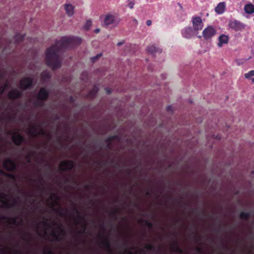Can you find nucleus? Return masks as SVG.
Instances as JSON below:
<instances>
[{
  "label": "nucleus",
  "instance_id": "32",
  "mask_svg": "<svg viewBox=\"0 0 254 254\" xmlns=\"http://www.w3.org/2000/svg\"><path fill=\"white\" fill-rule=\"evenodd\" d=\"M106 91L108 93H110L111 92V91L110 90L107 89Z\"/></svg>",
  "mask_w": 254,
  "mask_h": 254
},
{
  "label": "nucleus",
  "instance_id": "35",
  "mask_svg": "<svg viewBox=\"0 0 254 254\" xmlns=\"http://www.w3.org/2000/svg\"><path fill=\"white\" fill-rule=\"evenodd\" d=\"M4 89H3L2 90L1 92H2V91H3Z\"/></svg>",
  "mask_w": 254,
  "mask_h": 254
},
{
  "label": "nucleus",
  "instance_id": "7",
  "mask_svg": "<svg viewBox=\"0 0 254 254\" xmlns=\"http://www.w3.org/2000/svg\"><path fill=\"white\" fill-rule=\"evenodd\" d=\"M9 197L3 193L0 195V205L2 207H10L14 203L11 202L9 200Z\"/></svg>",
  "mask_w": 254,
  "mask_h": 254
},
{
  "label": "nucleus",
  "instance_id": "2",
  "mask_svg": "<svg viewBox=\"0 0 254 254\" xmlns=\"http://www.w3.org/2000/svg\"><path fill=\"white\" fill-rule=\"evenodd\" d=\"M43 228L42 234L43 236L47 237V236L50 234L51 236L48 239L51 241L59 240L61 239L60 235H63L64 231L63 229L59 227L58 230L55 229L54 224L47 221H43Z\"/></svg>",
  "mask_w": 254,
  "mask_h": 254
},
{
  "label": "nucleus",
  "instance_id": "24",
  "mask_svg": "<svg viewBox=\"0 0 254 254\" xmlns=\"http://www.w3.org/2000/svg\"><path fill=\"white\" fill-rule=\"evenodd\" d=\"M41 76L43 80H46V79L49 78L50 77V75L49 73L47 71L43 72Z\"/></svg>",
  "mask_w": 254,
  "mask_h": 254
},
{
  "label": "nucleus",
  "instance_id": "13",
  "mask_svg": "<svg viewBox=\"0 0 254 254\" xmlns=\"http://www.w3.org/2000/svg\"><path fill=\"white\" fill-rule=\"evenodd\" d=\"M3 166L4 167L8 170H12L15 168L14 163L9 159L4 161Z\"/></svg>",
  "mask_w": 254,
  "mask_h": 254
},
{
  "label": "nucleus",
  "instance_id": "25",
  "mask_svg": "<svg viewBox=\"0 0 254 254\" xmlns=\"http://www.w3.org/2000/svg\"><path fill=\"white\" fill-rule=\"evenodd\" d=\"M249 216V214L246 212H243L240 214V217L242 219H247V218H248Z\"/></svg>",
  "mask_w": 254,
  "mask_h": 254
},
{
  "label": "nucleus",
  "instance_id": "9",
  "mask_svg": "<svg viewBox=\"0 0 254 254\" xmlns=\"http://www.w3.org/2000/svg\"><path fill=\"white\" fill-rule=\"evenodd\" d=\"M74 163L70 161H64L61 162L60 165V168L62 170H65L71 169L73 166Z\"/></svg>",
  "mask_w": 254,
  "mask_h": 254
},
{
  "label": "nucleus",
  "instance_id": "15",
  "mask_svg": "<svg viewBox=\"0 0 254 254\" xmlns=\"http://www.w3.org/2000/svg\"><path fill=\"white\" fill-rule=\"evenodd\" d=\"M225 9V3L224 2L219 3L215 8V12L218 14L223 13Z\"/></svg>",
  "mask_w": 254,
  "mask_h": 254
},
{
  "label": "nucleus",
  "instance_id": "28",
  "mask_svg": "<svg viewBox=\"0 0 254 254\" xmlns=\"http://www.w3.org/2000/svg\"><path fill=\"white\" fill-rule=\"evenodd\" d=\"M151 23H152V22L150 20H148L146 21L147 25L150 26V25H151Z\"/></svg>",
  "mask_w": 254,
  "mask_h": 254
},
{
  "label": "nucleus",
  "instance_id": "16",
  "mask_svg": "<svg viewBox=\"0 0 254 254\" xmlns=\"http://www.w3.org/2000/svg\"><path fill=\"white\" fill-rule=\"evenodd\" d=\"M48 95V92L44 88H42L38 94V99L39 100H45Z\"/></svg>",
  "mask_w": 254,
  "mask_h": 254
},
{
  "label": "nucleus",
  "instance_id": "23",
  "mask_svg": "<svg viewBox=\"0 0 254 254\" xmlns=\"http://www.w3.org/2000/svg\"><path fill=\"white\" fill-rule=\"evenodd\" d=\"M135 2L133 0H128L127 6L130 9H132L134 5Z\"/></svg>",
  "mask_w": 254,
  "mask_h": 254
},
{
  "label": "nucleus",
  "instance_id": "22",
  "mask_svg": "<svg viewBox=\"0 0 254 254\" xmlns=\"http://www.w3.org/2000/svg\"><path fill=\"white\" fill-rule=\"evenodd\" d=\"M254 76V70H251L244 74V76L246 79H250L251 77Z\"/></svg>",
  "mask_w": 254,
  "mask_h": 254
},
{
  "label": "nucleus",
  "instance_id": "14",
  "mask_svg": "<svg viewBox=\"0 0 254 254\" xmlns=\"http://www.w3.org/2000/svg\"><path fill=\"white\" fill-rule=\"evenodd\" d=\"M32 83V81L30 79L25 78L21 80L20 86L22 88H27L29 87Z\"/></svg>",
  "mask_w": 254,
  "mask_h": 254
},
{
  "label": "nucleus",
  "instance_id": "18",
  "mask_svg": "<svg viewBox=\"0 0 254 254\" xmlns=\"http://www.w3.org/2000/svg\"><path fill=\"white\" fill-rule=\"evenodd\" d=\"M244 10L248 14H252L254 13V5L252 3L246 4L244 7Z\"/></svg>",
  "mask_w": 254,
  "mask_h": 254
},
{
  "label": "nucleus",
  "instance_id": "3",
  "mask_svg": "<svg viewBox=\"0 0 254 254\" xmlns=\"http://www.w3.org/2000/svg\"><path fill=\"white\" fill-rule=\"evenodd\" d=\"M102 25L107 27L110 25L117 26L120 22L118 14L113 12H107L100 17Z\"/></svg>",
  "mask_w": 254,
  "mask_h": 254
},
{
  "label": "nucleus",
  "instance_id": "21",
  "mask_svg": "<svg viewBox=\"0 0 254 254\" xmlns=\"http://www.w3.org/2000/svg\"><path fill=\"white\" fill-rule=\"evenodd\" d=\"M46 134L45 131L42 128H40L39 130L38 131H36L35 130V126H34V124H33V136L36 135L37 134H41V135H45Z\"/></svg>",
  "mask_w": 254,
  "mask_h": 254
},
{
  "label": "nucleus",
  "instance_id": "27",
  "mask_svg": "<svg viewBox=\"0 0 254 254\" xmlns=\"http://www.w3.org/2000/svg\"><path fill=\"white\" fill-rule=\"evenodd\" d=\"M125 43V41L124 40H121L120 42H118L117 44V45L118 46H120L121 45H123Z\"/></svg>",
  "mask_w": 254,
  "mask_h": 254
},
{
  "label": "nucleus",
  "instance_id": "6",
  "mask_svg": "<svg viewBox=\"0 0 254 254\" xmlns=\"http://www.w3.org/2000/svg\"><path fill=\"white\" fill-rule=\"evenodd\" d=\"M192 26L194 31H198L202 29L203 24L200 17L195 16L192 19Z\"/></svg>",
  "mask_w": 254,
  "mask_h": 254
},
{
  "label": "nucleus",
  "instance_id": "34",
  "mask_svg": "<svg viewBox=\"0 0 254 254\" xmlns=\"http://www.w3.org/2000/svg\"><path fill=\"white\" fill-rule=\"evenodd\" d=\"M90 94L91 96H92V95H93V93H92V92H90Z\"/></svg>",
  "mask_w": 254,
  "mask_h": 254
},
{
  "label": "nucleus",
  "instance_id": "30",
  "mask_svg": "<svg viewBox=\"0 0 254 254\" xmlns=\"http://www.w3.org/2000/svg\"><path fill=\"white\" fill-rule=\"evenodd\" d=\"M100 31V29L99 28H97L95 30V32L96 33H98Z\"/></svg>",
  "mask_w": 254,
  "mask_h": 254
},
{
  "label": "nucleus",
  "instance_id": "19",
  "mask_svg": "<svg viewBox=\"0 0 254 254\" xmlns=\"http://www.w3.org/2000/svg\"><path fill=\"white\" fill-rule=\"evenodd\" d=\"M20 95V91L17 89L11 90L9 93V97L11 99H15L18 97Z\"/></svg>",
  "mask_w": 254,
  "mask_h": 254
},
{
  "label": "nucleus",
  "instance_id": "10",
  "mask_svg": "<svg viewBox=\"0 0 254 254\" xmlns=\"http://www.w3.org/2000/svg\"><path fill=\"white\" fill-rule=\"evenodd\" d=\"M228 41L229 36L225 34H222L218 38L217 45L219 47H222L223 45L227 44Z\"/></svg>",
  "mask_w": 254,
  "mask_h": 254
},
{
  "label": "nucleus",
  "instance_id": "1",
  "mask_svg": "<svg viewBox=\"0 0 254 254\" xmlns=\"http://www.w3.org/2000/svg\"><path fill=\"white\" fill-rule=\"evenodd\" d=\"M69 42V40L68 38H64L47 49L46 62L53 69L61 67L63 61L61 56L63 49Z\"/></svg>",
  "mask_w": 254,
  "mask_h": 254
},
{
  "label": "nucleus",
  "instance_id": "17",
  "mask_svg": "<svg viewBox=\"0 0 254 254\" xmlns=\"http://www.w3.org/2000/svg\"><path fill=\"white\" fill-rule=\"evenodd\" d=\"M193 29L191 27H187L184 29L183 34L186 38H190L193 35Z\"/></svg>",
  "mask_w": 254,
  "mask_h": 254
},
{
  "label": "nucleus",
  "instance_id": "8",
  "mask_svg": "<svg viewBox=\"0 0 254 254\" xmlns=\"http://www.w3.org/2000/svg\"><path fill=\"white\" fill-rule=\"evenodd\" d=\"M229 26L231 28L236 31H240L244 29L245 25L238 21L235 20L229 23Z\"/></svg>",
  "mask_w": 254,
  "mask_h": 254
},
{
  "label": "nucleus",
  "instance_id": "26",
  "mask_svg": "<svg viewBox=\"0 0 254 254\" xmlns=\"http://www.w3.org/2000/svg\"><path fill=\"white\" fill-rule=\"evenodd\" d=\"M90 25H91V22L90 21L87 22L86 25L85 26V28L86 30H88Z\"/></svg>",
  "mask_w": 254,
  "mask_h": 254
},
{
  "label": "nucleus",
  "instance_id": "11",
  "mask_svg": "<svg viewBox=\"0 0 254 254\" xmlns=\"http://www.w3.org/2000/svg\"><path fill=\"white\" fill-rule=\"evenodd\" d=\"M146 51L148 53L152 55H155L157 53H161L162 52V50L160 48L154 45H152L148 46L147 48Z\"/></svg>",
  "mask_w": 254,
  "mask_h": 254
},
{
  "label": "nucleus",
  "instance_id": "20",
  "mask_svg": "<svg viewBox=\"0 0 254 254\" xmlns=\"http://www.w3.org/2000/svg\"><path fill=\"white\" fill-rule=\"evenodd\" d=\"M12 139L15 143L19 144L22 141V137L20 134L14 133L12 135Z\"/></svg>",
  "mask_w": 254,
  "mask_h": 254
},
{
  "label": "nucleus",
  "instance_id": "5",
  "mask_svg": "<svg viewBox=\"0 0 254 254\" xmlns=\"http://www.w3.org/2000/svg\"><path fill=\"white\" fill-rule=\"evenodd\" d=\"M216 34L215 29L212 26H208L205 28L203 32L202 35L204 39L208 40L211 39Z\"/></svg>",
  "mask_w": 254,
  "mask_h": 254
},
{
  "label": "nucleus",
  "instance_id": "33",
  "mask_svg": "<svg viewBox=\"0 0 254 254\" xmlns=\"http://www.w3.org/2000/svg\"><path fill=\"white\" fill-rule=\"evenodd\" d=\"M252 82H253V83H254V78H253L252 79Z\"/></svg>",
  "mask_w": 254,
  "mask_h": 254
},
{
  "label": "nucleus",
  "instance_id": "31",
  "mask_svg": "<svg viewBox=\"0 0 254 254\" xmlns=\"http://www.w3.org/2000/svg\"><path fill=\"white\" fill-rule=\"evenodd\" d=\"M98 90L97 88L94 89V94L97 92Z\"/></svg>",
  "mask_w": 254,
  "mask_h": 254
},
{
  "label": "nucleus",
  "instance_id": "12",
  "mask_svg": "<svg viewBox=\"0 0 254 254\" xmlns=\"http://www.w3.org/2000/svg\"><path fill=\"white\" fill-rule=\"evenodd\" d=\"M64 9L66 14L68 16L71 17L73 15L74 13V7L71 4H65L64 5Z\"/></svg>",
  "mask_w": 254,
  "mask_h": 254
},
{
  "label": "nucleus",
  "instance_id": "4",
  "mask_svg": "<svg viewBox=\"0 0 254 254\" xmlns=\"http://www.w3.org/2000/svg\"><path fill=\"white\" fill-rule=\"evenodd\" d=\"M47 205L51 208H54L59 205V196L55 193H51L49 198L47 200Z\"/></svg>",
  "mask_w": 254,
  "mask_h": 254
},
{
  "label": "nucleus",
  "instance_id": "29",
  "mask_svg": "<svg viewBox=\"0 0 254 254\" xmlns=\"http://www.w3.org/2000/svg\"><path fill=\"white\" fill-rule=\"evenodd\" d=\"M239 61H240V60H237L236 61V62H237V64H238V65H240L241 64H243V63H244V62H245L244 60H243V61H242V62H240Z\"/></svg>",
  "mask_w": 254,
  "mask_h": 254
}]
</instances>
